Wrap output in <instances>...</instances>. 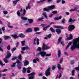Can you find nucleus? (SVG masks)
Wrapping results in <instances>:
<instances>
[{
  "mask_svg": "<svg viewBox=\"0 0 79 79\" xmlns=\"http://www.w3.org/2000/svg\"><path fill=\"white\" fill-rule=\"evenodd\" d=\"M73 45L70 48L71 50H74L76 48L79 49V37L78 38L73 39Z\"/></svg>",
  "mask_w": 79,
  "mask_h": 79,
  "instance_id": "nucleus-1",
  "label": "nucleus"
},
{
  "mask_svg": "<svg viewBox=\"0 0 79 79\" xmlns=\"http://www.w3.org/2000/svg\"><path fill=\"white\" fill-rule=\"evenodd\" d=\"M51 55V53L47 54L46 52L44 51H42L37 54V55H41L42 57H44L45 56H50Z\"/></svg>",
  "mask_w": 79,
  "mask_h": 79,
  "instance_id": "nucleus-2",
  "label": "nucleus"
},
{
  "mask_svg": "<svg viewBox=\"0 0 79 79\" xmlns=\"http://www.w3.org/2000/svg\"><path fill=\"white\" fill-rule=\"evenodd\" d=\"M12 37H13L15 39L19 38V37H21V38H24L25 37V35H23V33H21L19 34L18 35H11Z\"/></svg>",
  "mask_w": 79,
  "mask_h": 79,
  "instance_id": "nucleus-3",
  "label": "nucleus"
},
{
  "mask_svg": "<svg viewBox=\"0 0 79 79\" xmlns=\"http://www.w3.org/2000/svg\"><path fill=\"white\" fill-rule=\"evenodd\" d=\"M55 7V6L54 5H51L50 6H48L47 7V8H44V11H47L48 12L50 11V10H53V9H54Z\"/></svg>",
  "mask_w": 79,
  "mask_h": 79,
  "instance_id": "nucleus-4",
  "label": "nucleus"
},
{
  "mask_svg": "<svg viewBox=\"0 0 79 79\" xmlns=\"http://www.w3.org/2000/svg\"><path fill=\"white\" fill-rule=\"evenodd\" d=\"M7 56L6 57V58L4 59L3 60L4 62H5L6 63H8V60H7V59H6V58H10V56H11V54L10 53V52L9 51L7 52Z\"/></svg>",
  "mask_w": 79,
  "mask_h": 79,
  "instance_id": "nucleus-5",
  "label": "nucleus"
},
{
  "mask_svg": "<svg viewBox=\"0 0 79 79\" xmlns=\"http://www.w3.org/2000/svg\"><path fill=\"white\" fill-rule=\"evenodd\" d=\"M50 48V47L48 45L46 44H43L42 46V49L43 51L45 50H48Z\"/></svg>",
  "mask_w": 79,
  "mask_h": 79,
  "instance_id": "nucleus-6",
  "label": "nucleus"
},
{
  "mask_svg": "<svg viewBox=\"0 0 79 79\" xmlns=\"http://www.w3.org/2000/svg\"><path fill=\"white\" fill-rule=\"evenodd\" d=\"M75 28L74 26L72 25H70L68 27L69 31H73Z\"/></svg>",
  "mask_w": 79,
  "mask_h": 79,
  "instance_id": "nucleus-7",
  "label": "nucleus"
},
{
  "mask_svg": "<svg viewBox=\"0 0 79 79\" xmlns=\"http://www.w3.org/2000/svg\"><path fill=\"white\" fill-rule=\"evenodd\" d=\"M45 74L46 76H48V75L50 74V69L49 68L47 69L45 72Z\"/></svg>",
  "mask_w": 79,
  "mask_h": 79,
  "instance_id": "nucleus-8",
  "label": "nucleus"
},
{
  "mask_svg": "<svg viewBox=\"0 0 79 79\" xmlns=\"http://www.w3.org/2000/svg\"><path fill=\"white\" fill-rule=\"evenodd\" d=\"M56 32L57 34H60L61 33V30L59 28H57L56 30Z\"/></svg>",
  "mask_w": 79,
  "mask_h": 79,
  "instance_id": "nucleus-9",
  "label": "nucleus"
},
{
  "mask_svg": "<svg viewBox=\"0 0 79 79\" xmlns=\"http://www.w3.org/2000/svg\"><path fill=\"white\" fill-rule=\"evenodd\" d=\"M27 32H32V29L31 28H27L26 30Z\"/></svg>",
  "mask_w": 79,
  "mask_h": 79,
  "instance_id": "nucleus-10",
  "label": "nucleus"
},
{
  "mask_svg": "<svg viewBox=\"0 0 79 79\" xmlns=\"http://www.w3.org/2000/svg\"><path fill=\"white\" fill-rule=\"evenodd\" d=\"M25 9L26 10H27L28 9H31V7L30 6V3H28L27 6L25 7Z\"/></svg>",
  "mask_w": 79,
  "mask_h": 79,
  "instance_id": "nucleus-11",
  "label": "nucleus"
},
{
  "mask_svg": "<svg viewBox=\"0 0 79 79\" xmlns=\"http://www.w3.org/2000/svg\"><path fill=\"white\" fill-rule=\"evenodd\" d=\"M77 8H78V7L76 6L74 9H71L70 10V12H72L73 11H76L77 10Z\"/></svg>",
  "mask_w": 79,
  "mask_h": 79,
  "instance_id": "nucleus-12",
  "label": "nucleus"
},
{
  "mask_svg": "<svg viewBox=\"0 0 79 79\" xmlns=\"http://www.w3.org/2000/svg\"><path fill=\"white\" fill-rule=\"evenodd\" d=\"M28 21L29 22V24H32L33 23L34 20H33V19H28Z\"/></svg>",
  "mask_w": 79,
  "mask_h": 79,
  "instance_id": "nucleus-13",
  "label": "nucleus"
},
{
  "mask_svg": "<svg viewBox=\"0 0 79 79\" xmlns=\"http://www.w3.org/2000/svg\"><path fill=\"white\" fill-rule=\"evenodd\" d=\"M28 64H29V62L27 60H25L24 62V65L25 66H27Z\"/></svg>",
  "mask_w": 79,
  "mask_h": 79,
  "instance_id": "nucleus-14",
  "label": "nucleus"
},
{
  "mask_svg": "<svg viewBox=\"0 0 79 79\" xmlns=\"http://www.w3.org/2000/svg\"><path fill=\"white\" fill-rule=\"evenodd\" d=\"M42 48H40V47H39L36 49V51H38V52H39L40 53V52H42Z\"/></svg>",
  "mask_w": 79,
  "mask_h": 79,
  "instance_id": "nucleus-15",
  "label": "nucleus"
},
{
  "mask_svg": "<svg viewBox=\"0 0 79 79\" xmlns=\"http://www.w3.org/2000/svg\"><path fill=\"white\" fill-rule=\"evenodd\" d=\"M42 15H43L46 18V19H47L48 18V17L47 16V15H46V13L45 12H43V13L42 14Z\"/></svg>",
  "mask_w": 79,
  "mask_h": 79,
  "instance_id": "nucleus-16",
  "label": "nucleus"
},
{
  "mask_svg": "<svg viewBox=\"0 0 79 79\" xmlns=\"http://www.w3.org/2000/svg\"><path fill=\"white\" fill-rule=\"evenodd\" d=\"M57 55L58 57H60L61 56V51L59 50L57 52Z\"/></svg>",
  "mask_w": 79,
  "mask_h": 79,
  "instance_id": "nucleus-17",
  "label": "nucleus"
},
{
  "mask_svg": "<svg viewBox=\"0 0 79 79\" xmlns=\"http://www.w3.org/2000/svg\"><path fill=\"white\" fill-rule=\"evenodd\" d=\"M51 35H52L51 34H49L48 35H47V37L44 38V39H47L48 38V39H50V37H51Z\"/></svg>",
  "mask_w": 79,
  "mask_h": 79,
  "instance_id": "nucleus-18",
  "label": "nucleus"
},
{
  "mask_svg": "<svg viewBox=\"0 0 79 79\" xmlns=\"http://www.w3.org/2000/svg\"><path fill=\"white\" fill-rule=\"evenodd\" d=\"M31 69V68L30 67H29L27 69V73H31V71L30 70Z\"/></svg>",
  "mask_w": 79,
  "mask_h": 79,
  "instance_id": "nucleus-19",
  "label": "nucleus"
},
{
  "mask_svg": "<svg viewBox=\"0 0 79 79\" xmlns=\"http://www.w3.org/2000/svg\"><path fill=\"white\" fill-rule=\"evenodd\" d=\"M44 18L43 17H41L40 18H39L37 19V21H44V20H43L44 19Z\"/></svg>",
  "mask_w": 79,
  "mask_h": 79,
  "instance_id": "nucleus-20",
  "label": "nucleus"
},
{
  "mask_svg": "<svg viewBox=\"0 0 79 79\" xmlns=\"http://www.w3.org/2000/svg\"><path fill=\"white\" fill-rule=\"evenodd\" d=\"M7 26L9 28H13L14 27L13 26L10 25V23H8Z\"/></svg>",
  "mask_w": 79,
  "mask_h": 79,
  "instance_id": "nucleus-21",
  "label": "nucleus"
},
{
  "mask_svg": "<svg viewBox=\"0 0 79 79\" xmlns=\"http://www.w3.org/2000/svg\"><path fill=\"white\" fill-rule=\"evenodd\" d=\"M62 18V17L61 16H60L59 17H56L55 18H54V19H55V20H59V19H61V18Z\"/></svg>",
  "mask_w": 79,
  "mask_h": 79,
  "instance_id": "nucleus-22",
  "label": "nucleus"
},
{
  "mask_svg": "<svg viewBox=\"0 0 79 79\" xmlns=\"http://www.w3.org/2000/svg\"><path fill=\"white\" fill-rule=\"evenodd\" d=\"M61 73H59L58 74H57V75L56 78V79H57V78H58H58H60V77H61Z\"/></svg>",
  "mask_w": 79,
  "mask_h": 79,
  "instance_id": "nucleus-23",
  "label": "nucleus"
},
{
  "mask_svg": "<svg viewBox=\"0 0 79 79\" xmlns=\"http://www.w3.org/2000/svg\"><path fill=\"white\" fill-rule=\"evenodd\" d=\"M57 68L59 70H61V65L60 64H57Z\"/></svg>",
  "mask_w": 79,
  "mask_h": 79,
  "instance_id": "nucleus-24",
  "label": "nucleus"
},
{
  "mask_svg": "<svg viewBox=\"0 0 79 79\" xmlns=\"http://www.w3.org/2000/svg\"><path fill=\"white\" fill-rule=\"evenodd\" d=\"M21 18L23 20H24L25 21H26V20H27V17H25L22 16L21 17Z\"/></svg>",
  "mask_w": 79,
  "mask_h": 79,
  "instance_id": "nucleus-25",
  "label": "nucleus"
},
{
  "mask_svg": "<svg viewBox=\"0 0 79 79\" xmlns=\"http://www.w3.org/2000/svg\"><path fill=\"white\" fill-rule=\"evenodd\" d=\"M35 73L34 72H32L30 74H29L28 75V76H34V75H35Z\"/></svg>",
  "mask_w": 79,
  "mask_h": 79,
  "instance_id": "nucleus-26",
  "label": "nucleus"
},
{
  "mask_svg": "<svg viewBox=\"0 0 79 79\" xmlns=\"http://www.w3.org/2000/svg\"><path fill=\"white\" fill-rule=\"evenodd\" d=\"M34 30L35 32H37L38 31H39V28L37 27L34 28Z\"/></svg>",
  "mask_w": 79,
  "mask_h": 79,
  "instance_id": "nucleus-27",
  "label": "nucleus"
},
{
  "mask_svg": "<svg viewBox=\"0 0 79 79\" xmlns=\"http://www.w3.org/2000/svg\"><path fill=\"white\" fill-rule=\"evenodd\" d=\"M29 47H23L22 48V50L23 51H24L25 50H27V49H29Z\"/></svg>",
  "mask_w": 79,
  "mask_h": 79,
  "instance_id": "nucleus-28",
  "label": "nucleus"
},
{
  "mask_svg": "<svg viewBox=\"0 0 79 79\" xmlns=\"http://www.w3.org/2000/svg\"><path fill=\"white\" fill-rule=\"evenodd\" d=\"M19 1H13L12 2L14 4V5H16V4H17V3Z\"/></svg>",
  "mask_w": 79,
  "mask_h": 79,
  "instance_id": "nucleus-29",
  "label": "nucleus"
},
{
  "mask_svg": "<svg viewBox=\"0 0 79 79\" xmlns=\"http://www.w3.org/2000/svg\"><path fill=\"white\" fill-rule=\"evenodd\" d=\"M9 38H10V37L8 36H5L4 37V39L5 40H7V39H8Z\"/></svg>",
  "mask_w": 79,
  "mask_h": 79,
  "instance_id": "nucleus-30",
  "label": "nucleus"
},
{
  "mask_svg": "<svg viewBox=\"0 0 79 79\" xmlns=\"http://www.w3.org/2000/svg\"><path fill=\"white\" fill-rule=\"evenodd\" d=\"M26 72V68H23V73H25Z\"/></svg>",
  "mask_w": 79,
  "mask_h": 79,
  "instance_id": "nucleus-31",
  "label": "nucleus"
},
{
  "mask_svg": "<svg viewBox=\"0 0 79 79\" xmlns=\"http://www.w3.org/2000/svg\"><path fill=\"white\" fill-rule=\"evenodd\" d=\"M56 28H59V29H63V28L61 26H56L55 27Z\"/></svg>",
  "mask_w": 79,
  "mask_h": 79,
  "instance_id": "nucleus-32",
  "label": "nucleus"
},
{
  "mask_svg": "<svg viewBox=\"0 0 79 79\" xmlns=\"http://www.w3.org/2000/svg\"><path fill=\"white\" fill-rule=\"evenodd\" d=\"M26 10L24 9L23 11V13L22 14V16H24L25 15H26Z\"/></svg>",
  "mask_w": 79,
  "mask_h": 79,
  "instance_id": "nucleus-33",
  "label": "nucleus"
},
{
  "mask_svg": "<svg viewBox=\"0 0 79 79\" xmlns=\"http://www.w3.org/2000/svg\"><path fill=\"white\" fill-rule=\"evenodd\" d=\"M76 21L75 19H74L73 20V19H72L70 18L69 20V22H72V21Z\"/></svg>",
  "mask_w": 79,
  "mask_h": 79,
  "instance_id": "nucleus-34",
  "label": "nucleus"
},
{
  "mask_svg": "<svg viewBox=\"0 0 79 79\" xmlns=\"http://www.w3.org/2000/svg\"><path fill=\"white\" fill-rule=\"evenodd\" d=\"M0 64H1L2 66H5V64H3L1 60H0Z\"/></svg>",
  "mask_w": 79,
  "mask_h": 79,
  "instance_id": "nucleus-35",
  "label": "nucleus"
},
{
  "mask_svg": "<svg viewBox=\"0 0 79 79\" xmlns=\"http://www.w3.org/2000/svg\"><path fill=\"white\" fill-rule=\"evenodd\" d=\"M61 39H62V38L61 37H60L59 38V39L58 40V43L59 44L60 42V41H61Z\"/></svg>",
  "mask_w": 79,
  "mask_h": 79,
  "instance_id": "nucleus-36",
  "label": "nucleus"
},
{
  "mask_svg": "<svg viewBox=\"0 0 79 79\" xmlns=\"http://www.w3.org/2000/svg\"><path fill=\"white\" fill-rule=\"evenodd\" d=\"M69 37L70 40H71V39H73V35L71 34H70L69 35Z\"/></svg>",
  "mask_w": 79,
  "mask_h": 79,
  "instance_id": "nucleus-37",
  "label": "nucleus"
},
{
  "mask_svg": "<svg viewBox=\"0 0 79 79\" xmlns=\"http://www.w3.org/2000/svg\"><path fill=\"white\" fill-rule=\"evenodd\" d=\"M17 67L18 68V69H21V65H17Z\"/></svg>",
  "mask_w": 79,
  "mask_h": 79,
  "instance_id": "nucleus-38",
  "label": "nucleus"
},
{
  "mask_svg": "<svg viewBox=\"0 0 79 79\" xmlns=\"http://www.w3.org/2000/svg\"><path fill=\"white\" fill-rule=\"evenodd\" d=\"M47 25V24H41L40 26L42 27H45V26H46Z\"/></svg>",
  "mask_w": 79,
  "mask_h": 79,
  "instance_id": "nucleus-39",
  "label": "nucleus"
},
{
  "mask_svg": "<svg viewBox=\"0 0 79 79\" xmlns=\"http://www.w3.org/2000/svg\"><path fill=\"white\" fill-rule=\"evenodd\" d=\"M17 14L19 16H20V15H21V13H20V12H19V11H18L17 12Z\"/></svg>",
  "mask_w": 79,
  "mask_h": 79,
  "instance_id": "nucleus-40",
  "label": "nucleus"
},
{
  "mask_svg": "<svg viewBox=\"0 0 79 79\" xmlns=\"http://www.w3.org/2000/svg\"><path fill=\"white\" fill-rule=\"evenodd\" d=\"M16 48H13L12 49H11L12 52V53H13V52H14V51H15V50H16Z\"/></svg>",
  "mask_w": 79,
  "mask_h": 79,
  "instance_id": "nucleus-41",
  "label": "nucleus"
},
{
  "mask_svg": "<svg viewBox=\"0 0 79 79\" xmlns=\"http://www.w3.org/2000/svg\"><path fill=\"white\" fill-rule=\"evenodd\" d=\"M15 66H16V63H13V64L11 65V68H13V67H15Z\"/></svg>",
  "mask_w": 79,
  "mask_h": 79,
  "instance_id": "nucleus-42",
  "label": "nucleus"
},
{
  "mask_svg": "<svg viewBox=\"0 0 79 79\" xmlns=\"http://www.w3.org/2000/svg\"><path fill=\"white\" fill-rule=\"evenodd\" d=\"M63 58H61L60 60V63H61L63 62Z\"/></svg>",
  "mask_w": 79,
  "mask_h": 79,
  "instance_id": "nucleus-43",
  "label": "nucleus"
},
{
  "mask_svg": "<svg viewBox=\"0 0 79 79\" xmlns=\"http://www.w3.org/2000/svg\"><path fill=\"white\" fill-rule=\"evenodd\" d=\"M15 63L19 64V63H20V64H22V63L20 62V61L19 60H17L16 61Z\"/></svg>",
  "mask_w": 79,
  "mask_h": 79,
  "instance_id": "nucleus-44",
  "label": "nucleus"
},
{
  "mask_svg": "<svg viewBox=\"0 0 79 79\" xmlns=\"http://www.w3.org/2000/svg\"><path fill=\"white\" fill-rule=\"evenodd\" d=\"M21 44L23 46H24L25 45V41H23L21 42Z\"/></svg>",
  "mask_w": 79,
  "mask_h": 79,
  "instance_id": "nucleus-45",
  "label": "nucleus"
},
{
  "mask_svg": "<svg viewBox=\"0 0 79 79\" xmlns=\"http://www.w3.org/2000/svg\"><path fill=\"white\" fill-rule=\"evenodd\" d=\"M18 58L20 60H21V54H20L19 55Z\"/></svg>",
  "mask_w": 79,
  "mask_h": 79,
  "instance_id": "nucleus-46",
  "label": "nucleus"
},
{
  "mask_svg": "<svg viewBox=\"0 0 79 79\" xmlns=\"http://www.w3.org/2000/svg\"><path fill=\"white\" fill-rule=\"evenodd\" d=\"M50 30L52 32H55V30H54V29L52 28H50Z\"/></svg>",
  "mask_w": 79,
  "mask_h": 79,
  "instance_id": "nucleus-47",
  "label": "nucleus"
},
{
  "mask_svg": "<svg viewBox=\"0 0 79 79\" xmlns=\"http://www.w3.org/2000/svg\"><path fill=\"white\" fill-rule=\"evenodd\" d=\"M52 13H53V14H56V13H58V12L57 10H54V11H53Z\"/></svg>",
  "mask_w": 79,
  "mask_h": 79,
  "instance_id": "nucleus-48",
  "label": "nucleus"
},
{
  "mask_svg": "<svg viewBox=\"0 0 79 79\" xmlns=\"http://www.w3.org/2000/svg\"><path fill=\"white\" fill-rule=\"evenodd\" d=\"M3 13L4 15H7V14H8V12L6 10H4L3 11Z\"/></svg>",
  "mask_w": 79,
  "mask_h": 79,
  "instance_id": "nucleus-49",
  "label": "nucleus"
},
{
  "mask_svg": "<svg viewBox=\"0 0 79 79\" xmlns=\"http://www.w3.org/2000/svg\"><path fill=\"white\" fill-rule=\"evenodd\" d=\"M17 57H13L11 60L12 61H14V60H15L16 59H17Z\"/></svg>",
  "mask_w": 79,
  "mask_h": 79,
  "instance_id": "nucleus-50",
  "label": "nucleus"
},
{
  "mask_svg": "<svg viewBox=\"0 0 79 79\" xmlns=\"http://www.w3.org/2000/svg\"><path fill=\"white\" fill-rule=\"evenodd\" d=\"M75 70H73L72 71V76H74V72H75Z\"/></svg>",
  "mask_w": 79,
  "mask_h": 79,
  "instance_id": "nucleus-51",
  "label": "nucleus"
},
{
  "mask_svg": "<svg viewBox=\"0 0 79 79\" xmlns=\"http://www.w3.org/2000/svg\"><path fill=\"white\" fill-rule=\"evenodd\" d=\"M36 43H37V45H39V39H37Z\"/></svg>",
  "mask_w": 79,
  "mask_h": 79,
  "instance_id": "nucleus-52",
  "label": "nucleus"
},
{
  "mask_svg": "<svg viewBox=\"0 0 79 79\" xmlns=\"http://www.w3.org/2000/svg\"><path fill=\"white\" fill-rule=\"evenodd\" d=\"M56 68V65H53L52 67V69L53 70H54V69H55Z\"/></svg>",
  "mask_w": 79,
  "mask_h": 79,
  "instance_id": "nucleus-53",
  "label": "nucleus"
},
{
  "mask_svg": "<svg viewBox=\"0 0 79 79\" xmlns=\"http://www.w3.org/2000/svg\"><path fill=\"white\" fill-rule=\"evenodd\" d=\"M72 44V42H70L68 43L67 45H68L69 46H70V45H71Z\"/></svg>",
  "mask_w": 79,
  "mask_h": 79,
  "instance_id": "nucleus-54",
  "label": "nucleus"
},
{
  "mask_svg": "<svg viewBox=\"0 0 79 79\" xmlns=\"http://www.w3.org/2000/svg\"><path fill=\"white\" fill-rule=\"evenodd\" d=\"M60 44H62L63 46H64V42L63 41H61Z\"/></svg>",
  "mask_w": 79,
  "mask_h": 79,
  "instance_id": "nucleus-55",
  "label": "nucleus"
},
{
  "mask_svg": "<svg viewBox=\"0 0 79 79\" xmlns=\"http://www.w3.org/2000/svg\"><path fill=\"white\" fill-rule=\"evenodd\" d=\"M2 30L3 31H4L5 30V27L4 26L2 28Z\"/></svg>",
  "mask_w": 79,
  "mask_h": 79,
  "instance_id": "nucleus-56",
  "label": "nucleus"
},
{
  "mask_svg": "<svg viewBox=\"0 0 79 79\" xmlns=\"http://www.w3.org/2000/svg\"><path fill=\"white\" fill-rule=\"evenodd\" d=\"M76 70L79 71V67H77L75 68Z\"/></svg>",
  "mask_w": 79,
  "mask_h": 79,
  "instance_id": "nucleus-57",
  "label": "nucleus"
},
{
  "mask_svg": "<svg viewBox=\"0 0 79 79\" xmlns=\"http://www.w3.org/2000/svg\"><path fill=\"white\" fill-rule=\"evenodd\" d=\"M64 55H66V56H68L69 54L66 52H64Z\"/></svg>",
  "mask_w": 79,
  "mask_h": 79,
  "instance_id": "nucleus-58",
  "label": "nucleus"
},
{
  "mask_svg": "<svg viewBox=\"0 0 79 79\" xmlns=\"http://www.w3.org/2000/svg\"><path fill=\"white\" fill-rule=\"evenodd\" d=\"M34 77V76L30 77H29V79H33Z\"/></svg>",
  "mask_w": 79,
  "mask_h": 79,
  "instance_id": "nucleus-59",
  "label": "nucleus"
},
{
  "mask_svg": "<svg viewBox=\"0 0 79 79\" xmlns=\"http://www.w3.org/2000/svg\"><path fill=\"white\" fill-rule=\"evenodd\" d=\"M35 41H36V39H34V41H33V44H34V45H35L36 43H35Z\"/></svg>",
  "mask_w": 79,
  "mask_h": 79,
  "instance_id": "nucleus-60",
  "label": "nucleus"
},
{
  "mask_svg": "<svg viewBox=\"0 0 79 79\" xmlns=\"http://www.w3.org/2000/svg\"><path fill=\"white\" fill-rule=\"evenodd\" d=\"M71 40L69 38V37L65 39V40Z\"/></svg>",
  "mask_w": 79,
  "mask_h": 79,
  "instance_id": "nucleus-61",
  "label": "nucleus"
},
{
  "mask_svg": "<svg viewBox=\"0 0 79 79\" xmlns=\"http://www.w3.org/2000/svg\"><path fill=\"white\" fill-rule=\"evenodd\" d=\"M61 2L62 4H64V3H65V1H64V0H62L61 1Z\"/></svg>",
  "mask_w": 79,
  "mask_h": 79,
  "instance_id": "nucleus-62",
  "label": "nucleus"
},
{
  "mask_svg": "<svg viewBox=\"0 0 79 79\" xmlns=\"http://www.w3.org/2000/svg\"><path fill=\"white\" fill-rule=\"evenodd\" d=\"M33 63H37V61H36V60L34 59L33 61Z\"/></svg>",
  "mask_w": 79,
  "mask_h": 79,
  "instance_id": "nucleus-63",
  "label": "nucleus"
},
{
  "mask_svg": "<svg viewBox=\"0 0 79 79\" xmlns=\"http://www.w3.org/2000/svg\"><path fill=\"white\" fill-rule=\"evenodd\" d=\"M41 33V32H36L35 33V34H36V35H37L38 34H40Z\"/></svg>",
  "mask_w": 79,
  "mask_h": 79,
  "instance_id": "nucleus-64",
  "label": "nucleus"
}]
</instances>
